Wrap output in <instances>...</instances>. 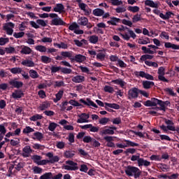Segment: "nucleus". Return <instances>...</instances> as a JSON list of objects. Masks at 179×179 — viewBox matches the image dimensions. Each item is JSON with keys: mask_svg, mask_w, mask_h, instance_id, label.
I'll list each match as a JSON object with an SVG mask.
<instances>
[{"mask_svg": "<svg viewBox=\"0 0 179 179\" xmlns=\"http://www.w3.org/2000/svg\"><path fill=\"white\" fill-rule=\"evenodd\" d=\"M35 137H32L34 140L37 139V141H41L44 138V135L43 133L40 131H36L34 134Z\"/></svg>", "mask_w": 179, "mask_h": 179, "instance_id": "obj_33", "label": "nucleus"}, {"mask_svg": "<svg viewBox=\"0 0 179 179\" xmlns=\"http://www.w3.org/2000/svg\"><path fill=\"white\" fill-rule=\"evenodd\" d=\"M80 128L81 129H90V132H99V129H100V127H94L92 124L80 126Z\"/></svg>", "mask_w": 179, "mask_h": 179, "instance_id": "obj_12", "label": "nucleus"}, {"mask_svg": "<svg viewBox=\"0 0 179 179\" xmlns=\"http://www.w3.org/2000/svg\"><path fill=\"white\" fill-rule=\"evenodd\" d=\"M51 105L50 103L45 101L39 106V108L41 111H44V110H47V108H48Z\"/></svg>", "mask_w": 179, "mask_h": 179, "instance_id": "obj_36", "label": "nucleus"}, {"mask_svg": "<svg viewBox=\"0 0 179 179\" xmlns=\"http://www.w3.org/2000/svg\"><path fill=\"white\" fill-rule=\"evenodd\" d=\"M108 121H110L108 117H102L99 120V123L101 124V125H106Z\"/></svg>", "mask_w": 179, "mask_h": 179, "instance_id": "obj_53", "label": "nucleus"}, {"mask_svg": "<svg viewBox=\"0 0 179 179\" xmlns=\"http://www.w3.org/2000/svg\"><path fill=\"white\" fill-rule=\"evenodd\" d=\"M5 51L7 54H13L15 52V48L10 46L9 48H5Z\"/></svg>", "mask_w": 179, "mask_h": 179, "instance_id": "obj_60", "label": "nucleus"}, {"mask_svg": "<svg viewBox=\"0 0 179 179\" xmlns=\"http://www.w3.org/2000/svg\"><path fill=\"white\" fill-rule=\"evenodd\" d=\"M24 32L23 31L13 33V37H15V38H22V37H24Z\"/></svg>", "mask_w": 179, "mask_h": 179, "instance_id": "obj_56", "label": "nucleus"}, {"mask_svg": "<svg viewBox=\"0 0 179 179\" xmlns=\"http://www.w3.org/2000/svg\"><path fill=\"white\" fill-rule=\"evenodd\" d=\"M35 50H36V51H39L40 52H45L47 51V48H45V46L39 45L36 46Z\"/></svg>", "mask_w": 179, "mask_h": 179, "instance_id": "obj_48", "label": "nucleus"}, {"mask_svg": "<svg viewBox=\"0 0 179 179\" xmlns=\"http://www.w3.org/2000/svg\"><path fill=\"white\" fill-rule=\"evenodd\" d=\"M31 132H34V129L30 127V126H27L22 131L23 134H30Z\"/></svg>", "mask_w": 179, "mask_h": 179, "instance_id": "obj_52", "label": "nucleus"}, {"mask_svg": "<svg viewBox=\"0 0 179 179\" xmlns=\"http://www.w3.org/2000/svg\"><path fill=\"white\" fill-rule=\"evenodd\" d=\"M64 157H66V159H72V157H73V156H75V151L73 150H67L66 152H64Z\"/></svg>", "mask_w": 179, "mask_h": 179, "instance_id": "obj_32", "label": "nucleus"}, {"mask_svg": "<svg viewBox=\"0 0 179 179\" xmlns=\"http://www.w3.org/2000/svg\"><path fill=\"white\" fill-rule=\"evenodd\" d=\"M42 119H43V115H38V114L34 115L29 118L30 121H37V120H42Z\"/></svg>", "mask_w": 179, "mask_h": 179, "instance_id": "obj_55", "label": "nucleus"}, {"mask_svg": "<svg viewBox=\"0 0 179 179\" xmlns=\"http://www.w3.org/2000/svg\"><path fill=\"white\" fill-rule=\"evenodd\" d=\"M138 167H142V166L148 167V166H150V162L145 160L143 158H140V159H138Z\"/></svg>", "mask_w": 179, "mask_h": 179, "instance_id": "obj_19", "label": "nucleus"}, {"mask_svg": "<svg viewBox=\"0 0 179 179\" xmlns=\"http://www.w3.org/2000/svg\"><path fill=\"white\" fill-rule=\"evenodd\" d=\"M153 55H143L141 57L140 59L141 61H148L147 59H153Z\"/></svg>", "mask_w": 179, "mask_h": 179, "instance_id": "obj_47", "label": "nucleus"}, {"mask_svg": "<svg viewBox=\"0 0 179 179\" xmlns=\"http://www.w3.org/2000/svg\"><path fill=\"white\" fill-rule=\"evenodd\" d=\"M99 134L101 135H114V130H111L110 129V127H108V129H102Z\"/></svg>", "mask_w": 179, "mask_h": 179, "instance_id": "obj_25", "label": "nucleus"}, {"mask_svg": "<svg viewBox=\"0 0 179 179\" xmlns=\"http://www.w3.org/2000/svg\"><path fill=\"white\" fill-rule=\"evenodd\" d=\"M140 20H141V15L139 14H136L134 15V17H132L133 23H138V22H140Z\"/></svg>", "mask_w": 179, "mask_h": 179, "instance_id": "obj_62", "label": "nucleus"}, {"mask_svg": "<svg viewBox=\"0 0 179 179\" xmlns=\"http://www.w3.org/2000/svg\"><path fill=\"white\" fill-rule=\"evenodd\" d=\"M50 17H51V26H66V22L59 17L57 13H50L49 14Z\"/></svg>", "mask_w": 179, "mask_h": 179, "instance_id": "obj_1", "label": "nucleus"}, {"mask_svg": "<svg viewBox=\"0 0 179 179\" xmlns=\"http://www.w3.org/2000/svg\"><path fill=\"white\" fill-rule=\"evenodd\" d=\"M139 96V89L133 87L128 91V99L132 100V99H138Z\"/></svg>", "mask_w": 179, "mask_h": 179, "instance_id": "obj_6", "label": "nucleus"}, {"mask_svg": "<svg viewBox=\"0 0 179 179\" xmlns=\"http://www.w3.org/2000/svg\"><path fill=\"white\" fill-rule=\"evenodd\" d=\"M158 106H160V107L159 108L160 111H164V113H166V108L164 105V101L159 100L158 102Z\"/></svg>", "mask_w": 179, "mask_h": 179, "instance_id": "obj_41", "label": "nucleus"}, {"mask_svg": "<svg viewBox=\"0 0 179 179\" xmlns=\"http://www.w3.org/2000/svg\"><path fill=\"white\" fill-rule=\"evenodd\" d=\"M73 52L72 51H63V52H61V55L63 58H69V59H70L71 61V59H73Z\"/></svg>", "mask_w": 179, "mask_h": 179, "instance_id": "obj_21", "label": "nucleus"}, {"mask_svg": "<svg viewBox=\"0 0 179 179\" xmlns=\"http://www.w3.org/2000/svg\"><path fill=\"white\" fill-rule=\"evenodd\" d=\"M146 73L145 71H134V75L137 78H139V76L141 78H146Z\"/></svg>", "mask_w": 179, "mask_h": 179, "instance_id": "obj_49", "label": "nucleus"}, {"mask_svg": "<svg viewBox=\"0 0 179 179\" xmlns=\"http://www.w3.org/2000/svg\"><path fill=\"white\" fill-rule=\"evenodd\" d=\"M79 119L77 120L78 124H83L85 122H89L88 118H90V115L87 113H81L80 115H78Z\"/></svg>", "mask_w": 179, "mask_h": 179, "instance_id": "obj_11", "label": "nucleus"}, {"mask_svg": "<svg viewBox=\"0 0 179 179\" xmlns=\"http://www.w3.org/2000/svg\"><path fill=\"white\" fill-rule=\"evenodd\" d=\"M164 92H166V93H169L170 96H172L173 97H176L177 96V94L174 92L173 89L170 87H166L164 89Z\"/></svg>", "mask_w": 179, "mask_h": 179, "instance_id": "obj_43", "label": "nucleus"}, {"mask_svg": "<svg viewBox=\"0 0 179 179\" xmlns=\"http://www.w3.org/2000/svg\"><path fill=\"white\" fill-rule=\"evenodd\" d=\"M93 141V138L90 136H85L83 137V142L84 143H90V142Z\"/></svg>", "mask_w": 179, "mask_h": 179, "instance_id": "obj_54", "label": "nucleus"}, {"mask_svg": "<svg viewBox=\"0 0 179 179\" xmlns=\"http://www.w3.org/2000/svg\"><path fill=\"white\" fill-rule=\"evenodd\" d=\"M145 6H150V8H159V4L157 3H155L152 0H145Z\"/></svg>", "mask_w": 179, "mask_h": 179, "instance_id": "obj_24", "label": "nucleus"}, {"mask_svg": "<svg viewBox=\"0 0 179 179\" xmlns=\"http://www.w3.org/2000/svg\"><path fill=\"white\" fill-rule=\"evenodd\" d=\"M80 103H82L84 104V106H87L88 107H94V108H99V106L93 101H92L90 98H87L86 101L83 99H80L79 100Z\"/></svg>", "mask_w": 179, "mask_h": 179, "instance_id": "obj_9", "label": "nucleus"}, {"mask_svg": "<svg viewBox=\"0 0 179 179\" xmlns=\"http://www.w3.org/2000/svg\"><path fill=\"white\" fill-rule=\"evenodd\" d=\"M57 162H59V157L58 156H55L53 158L50 159V160L48 159H43L41 160L38 163V166H45V164H48V163H57Z\"/></svg>", "mask_w": 179, "mask_h": 179, "instance_id": "obj_8", "label": "nucleus"}, {"mask_svg": "<svg viewBox=\"0 0 179 179\" xmlns=\"http://www.w3.org/2000/svg\"><path fill=\"white\" fill-rule=\"evenodd\" d=\"M23 96H24V93H23L22 90H15L14 92L12 93V97L13 99H15V100H17V99H22Z\"/></svg>", "mask_w": 179, "mask_h": 179, "instance_id": "obj_14", "label": "nucleus"}, {"mask_svg": "<svg viewBox=\"0 0 179 179\" xmlns=\"http://www.w3.org/2000/svg\"><path fill=\"white\" fill-rule=\"evenodd\" d=\"M8 83L12 89H20L23 87V82L17 81V78L10 80Z\"/></svg>", "mask_w": 179, "mask_h": 179, "instance_id": "obj_7", "label": "nucleus"}, {"mask_svg": "<svg viewBox=\"0 0 179 179\" xmlns=\"http://www.w3.org/2000/svg\"><path fill=\"white\" fill-rule=\"evenodd\" d=\"M92 15L96 17H101L104 15V10L101 8H95L92 10Z\"/></svg>", "mask_w": 179, "mask_h": 179, "instance_id": "obj_23", "label": "nucleus"}, {"mask_svg": "<svg viewBox=\"0 0 179 179\" xmlns=\"http://www.w3.org/2000/svg\"><path fill=\"white\" fill-rule=\"evenodd\" d=\"M69 29L70 30H71V31H74L75 30H76L77 29H79V24H78V23L76 22H73L69 27Z\"/></svg>", "mask_w": 179, "mask_h": 179, "instance_id": "obj_50", "label": "nucleus"}, {"mask_svg": "<svg viewBox=\"0 0 179 179\" xmlns=\"http://www.w3.org/2000/svg\"><path fill=\"white\" fill-rule=\"evenodd\" d=\"M85 60H86V56L81 54H78V55H76L74 57H73V59H71V62H78V64H82L85 62Z\"/></svg>", "mask_w": 179, "mask_h": 179, "instance_id": "obj_10", "label": "nucleus"}, {"mask_svg": "<svg viewBox=\"0 0 179 179\" xmlns=\"http://www.w3.org/2000/svg\"><path fill=\"white\" fill-rule=\"evenodd\" d=\"M24 66L33 67L34 66V62L29 59H25L21 62Z\"/></svg>", "mask_w": 179, "mask_h": 179, "instance_id": "obj_29", "label": "nucleus"}, {"mask_svg": "<svg viewBox=\"0 0 179 179\" xmlns=\"http://www.w3.org/2000/svg\"><path fill=\"white\" fill-rule=\"evenodd\" d=\"M124 153L126 156H129V153L131 155H134L136 153V149L135 148H127L125 151H124Z\"/></svg>", "mask_w": 179, "mask_h": 179, "instance_id": "obj_39", "label": "nucleus"}, {"mask_svg": "<svg viewBox=\"0 0 179 179\" xmlns=\"http://www.w3.org/2000/svg\"><path fill=\"white\" fill-rule=\"evenodd\" d=\"M149 43H150L149 38H145V39L139 38L138 41V44H142L143 45H146V44H149Z\"/></svg>", "mask_w": 179, "mask_h": 179, "instance_id": "obj_45", "label": "nucleus"}, {"mask_svg": "<svg viewBox=\"0 0 179 179\" xmlns=\"http://www.w3.org/2000/svg\"><path fill=\"white\" fill-rule=\"evenodd\" d=\"M37 24L42 26V27H45L47 26V22L44 20L38 19L36 20Z\"/></svg>", "mask_w": 179, "mask_h": 179, "instance_id": "obj_63", "label": "nucleus"}, {"mask_svg": "<svg viewBox=\"0 0 179 179\" xmlns=\"http://www.w3.org/2000/svg\"><path fill=\"white\" fill-rule=\"evenodd\" d=\"M61 70H62L61 66H52L50 69V71H51L52 73H57V72H59V71H61Z\"/></svg>", "mask_w": 179, "mask_h": 179, "instance_id": "obj_58", "label": "nucleus"}, {"mask_svg": "<svg viewBox=\"0 0 179 179\" xmlns=\"http://www.w3.org/2000/svg\"><path fill=\"white\" fill-rule=\"evenodd\" d=\"M164 47L165 48H172V50H179V45H176L170 42H166Z\"/></svg>", "mask_w": 179, "mask_h": 179, "instance_id": "obj_28", "label": "nucleus"}, {"mask_svg": "<svg viewBox=\"0 0 179 179\" xmlns=\"http://www.w3.org/2000/svg\"><path fill=\"white\" fill-rule=\"evenodd\" d=\"M31 48L29 46L22 45V50H20V54L22 55H29L31 54Z\"/></svg>", "mask_w": 179, "mask_h": 179, "instance_id": "obj_17", "label": "nucleus"}, {"mask_svg": "<svg viewBox=\"0 0 179 179\" xmlns=\"http://www.w3.org/2000/svg\"><path fill=\"white\" fill-rule=\"evenodd\" d=\"M39 179H52V173L48 172L41 176Z\"/></svg>", "mask_w": 179, "mask_h": 179, "instance_id": "obj_40", "label": "nucleus"}, {"mask_svg": "<svg viewBox=\"0 0 179 179\" xmlns=\"http://www.w3.org/2000/svg\"><path fill=\"white\" fill-rule=\"evenodd\" d=\"M103 90L106 93H110V94L114 93V88L108 85H105Z\"/></svg>", "mask_w": 179, "mask_h": 179, "instance_id": "obj_51", "label": "nucleus"}, {"mask_svg": "<svg viewBox=\"0 0 179 179\" xmlns=\"http://www.w3.org/2000/svg\"><path fill=\"white\" fill-rule=\"evenodd\" d=\"M103 140L107 142L106 146L108 148H115V144L113 143V141H114V138L113 136H106L103 137Z\"/></svg>", "mask_w": 179, "mask_h": 179, "instance_id": "obj_13", "label": "nucleus"}, {"mask_svg": "<svg viewBox=\"0 0 179 179\" xmlns=\"http://www.w3.org/2000/svg\"><path fill=\"white\" fill-rule=\"evenodd\" d=\"M58 127V124L55 122H50L48 126L49 131H51V132H54L55 131V129Z\"/></svg>", "mask_w": 179, "mask_h": 179, "instance_id": "obj_46", "label": "nucleus"}, {"mask_svg": "<svg viewBox=\"0 0 179 179\" xmlns=\"http://www.w3.org/2000/svg\"><path fill=\"white\" fill-rule=\"evenodd\" d=\"M56 99H53L54 103H58L61 99H62V96H64V91L59 90L57 94H56Z\"/></svg>", "mask_w": 179, "mask_h": 179, "instance_id": "obj_31", "label": "nucleus"}, {"mask_svg": "<svg viewBox=\"0 0 179 179\" xmlns=\"http://www.w3.org/2000/svg\"><path fill=\"white\" fill-rule=\"evenodd\" d=\"M22 156L24 157H29V155L30 153H33V150H31V147L30 145H26L23 149H22Z\"/></svg>", "mask_w": 179, "mask_h": 179, "instance_id": "obj_16", "label": "nucleus"}, {"mask_svg": "<svg viewBox=\"0 0 179 179\" xmlns=\"http://www.w3.org/2000/svg\"><path fill=\"white\" fill-rule=\"evenodd\" d=\"M72 82H74V83H82L83 82H85V76H76L72 78Z\"/></svg>", "mask_w": 179, "mask_h": 179, "instance_id": "obj_20", "label": "nucleus"}, {"mask_svg": "<svg viewBox=\"0 0 179 179\" xmlns=\"http://www.w3.org/2000/svg\"><path fill=\"white\" fill-rule=\"evenodd\" d=\"M125 173L129 177L134 176V178H139L141 177V170L138 167L128 166L125 169Z\"/></svg>", "mask_w": 179, "mask_h": 179, "instance_id": "obj_2", "label": "nucleus"}, {"mask_svg": "<svg viewBox=\"0 0 179 179\" xmlns=\"http://www.w3.org/2000/svg\"><path fill=\"white\" fill-rule=\"evenodd\" d=\"M89 41L90 43H91V44H97V43L99 42V36L96 35H92L90 36Z\"/></svg>", "mask_w": 179, "mask_h": 179, "instance_id": "obj_35", "label": "nucleus"}, {"mask_svg": "<svg viewBox=\"0 0 179 179\" xmlns=\"http://www.w3.org/2000/svg\"><path fill=\"white\" fill-rule=\"evenodd\" d=\"M61 72L64 74H69V73H72V69L66 67H62Z\"/></svg>", "mask_w": 179, "mask_h": 179, "instance_id": "obj_59", "label": "nucleus"}, {"mask_svg": "<svg viewBox=\"0 0 179 179\" xmlns=\"http://www.w3.org/2000/svg\"><path fill=\"white\" fill-rule=\"evenodd\" d=\"M121 22V19L111 17L110 20L107 21L108 24H111L112 26H117V23H120Z\"/></svg>", "mask_w": 179, "mask_h": 179, "instance_id": "obj_18", "label": "nucleus"}, {"mask_svg": "<svg viewBox=\"0 0 179 179\" xmlns=\"http://www.w3.org/2000/svg\"><path fill=\"white\" fill-rule=\"evenodd\" d=\"M171 15L173 16H174V13H173V12L167 11L165 15L163 14V13H160L159 14V17H161L164 20H169V19H170V17H171Z\"/></svg>", "mask_w": 179, "mask_h": 179, "instance_id": "obj_22", "label": "nucleus"}, {"mask_svg": "<svg viewBox=\"0 0 179 179\" xmlns=\"http://www.w3.org/2000/svg\"><path fill=\"white\" fill-rule=\"evenodd\" d=\"M34 163H36V164H38V163H40L41 159H43V157L40 155H33L31 157Z\"/></svg>", "mask_w": 179, "mask_h": 179, "instance_id": "obj_42", "label": "nucleus"}, {"mask_svg": "<svg viewBox=\"0 0 179 179\" xmlns=\"http://www.w3.org/2000/svg\"><path fill=\"white\" fill-rule=\"evenodd\" d=\"M29 76L32 78V79H37V78L40 77V75H38V73H37L36 71L31 69L29 71Z\"/></svg>", "mask_w": 179, "mask_h": 179, "instance_id": "obj_34", "label": "nucleus"}, {"mask_svg": "<svg viewBox=\"0 0 179 179\" xmlns=\"http://www.w3.org/2000/svg\"><path fill=\"white\" fill-rule=\"evenodd\" d=\"M53 12H57L58 13H62L65 12V7L62 3H57L56 6L53 8Z\"/></svg>", "mask_w": 179, "mask_h": 179, "instance_id": "obj_15", "label": "nucleus"}, {"mask_svg": "<svg viewBox=\"0 0 179 179\" xmlns=\"http://www.w3.org/2000/svg\"><path fill=\"white\" fill-rule=\"evenodd\" d=\"M124 142L126 143V146L129 147L131 146V148H135V146H139L138 143H134L133 141H131L129 140H124Z\"/></svg>", "mask_w": 179, "mask_h": 179, "instance_id": "obj_37", "label": "nucleus"}, {"mask_svg": "<svg viewBox=\"0 0 179 179\" xmlns=\"http://www.w3.org/2000/svg\"><path fill=\"white\" fill-rule=\"evenodd\" d=\"M155 86V83L153 81H143V87L144 89H150V87H153Z\"/></svg>", "mask_w": 179, "mask_h": 179, "instance_id": "obj_26", "label": "nucleus"}, {"mask_svg": "<svg viewBox=\"0 0 179 179\" xmlns=\"http://www.w3.org/2000/svg\"><path fill=\"white\" fill-rule=\"evenodd\" d=\"M41 62H43V64H50V62H51V58L47 56H41Z\"/></svg>", "mask_w": 179, "mask_h": 179, "instance_id": "obj_57", "label": "nucleus"}, {"mask_svg": "<svg viewBox=\"0 0 179 179\" xmlns=\"http://www.w3.org/2000/svg\"><path fill=\"white\" fill-rule=\"evenodd\" d=\"M7 43H9V38H0V45H5Z\"/></svg>", "mask_w": 179, "mask_h": 179, "instance_id": "obj_61", "label": "nucleus"}, {"mask_svg": "<svg viewBox=\"0 0 179 179\" xmlns=\"http://www.w3.org/2000/svg\"><path fill=\"white\" fill-rule=\"evenodd\" d=\"M127 9L128 10H129V12H132L133 13H136V12H139V7L137 6H129Z\"/></svg>", "mask_w": 179, "mask_h": 179, "instance_id": "obj_44", "label": "nucleus"}, {"mask_svg": "<svg viewBox=\"0 0 179 179\" xmlns=\"http://www.w3.org/2000/svg\"><path fill=\"white\" fill-rule=\"evenodd\" d=\"M32 148L35 149V150H44V149H45V146L38 143H34Z\"/></svg>", "mask_w": 179, "mask_h": 179, "instance_id": "obj_38", "label": "nucleus"}, {"mask_svg": "<svg viewBox=\"0 0 179 179\" xmlns=\"http://www.w3.org/2000/svg\"><path fill=\"white\" fill-rule=\"evenodd\" d=\"M13 29H15V24L13 22L6 23L3 27V30L6 31L8 36H12L13 34Z\"/></svg>", "mask_w": 179, "mask_h": 179, "instance_id": "obj_5", "label": "nucleus"}, {"mask_svg": "<svg viewBox=\"0 0 179 179\" xmlns=\"http://www.w3.org/2000/svg\"><path fill=\"white\" fill-rule=\"evenodd\" d=\"M10 71L13 75H17L19 73H22V72H23V69H22V68L20 67H14V68L10 69Z\"/></svg>", "mask_w": 179, "mask_h": 179, "instance_id": "obj_30", "label": "nucleus"}, {"mask_svg": "<svg viewBox=\"0 0 179 179\" xmlns=\"http://www.w3.org/2000/svg\"><path fill=\"white\" fill-rule=\"evenodd\" d=\"M158 80L161 82H166V83H169V80L164 77L166 75L165 69L163 66H161L158 69Z\"/></svg>", "mask_w": 179, "mask_h": 179, "instance_id": "obj_4", "label": "nucleus"}, {"mask_svg": "<svg viewBox=\"0 0 179 179\" xmlns=\"http://www.w3.org/2000/svg\"><path fill=\"white\" fill-rule=\"evenodd\" d=\"M66 164H68V165L64 166L63 169H64V170H68L69 171H76V170H79V167L78 166V163L72 160L66 161Z\"/></svg>", "mask_w": 179, "mask_h": 179, "instance_id": "obj_3", "label": "nucleus"}, {"mask_svg": "<svg viewBox=\"0 0 179 179\" xmlns=\"http://www.w3.org/2000/svg\"><path fill=\"white\" fill-rule=\"evenodd\" d=\"M96 59H99L100 61H104L106 59V55L101 52H99L96 55Z\"/></svg>", "mask_w": 179, "mask_h": 179, "instance_id": "obj_64", "label": "nucleus"}, {"mask_svg": "<svg viewBox=\"0 0 179 179\" xmlns=\"http://www.w3.org/2000/svg\"><path fill=\"white\" fill-rule=\"evenodd\" d=\"M89 23V20L86 17H81L78 20V24H80V26H86Z\"/></svg>", "mask_w": 179, "mask_h": 179, "instance_id": "obj_27", "label": "nucleus"}]
</instances>
